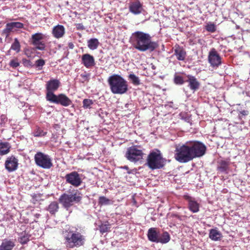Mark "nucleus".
Instances as JSON below:
<instances>
[{
    "label": "nucleus",
    "mask_w": 250,
    "mask_h": 250,
    "mask_svg": "<svg viewBox=\"0 0 250 250\" xmlns=\"http://www.w3.org/2000/svg\"><path fill=\"white\" fill-rule=\"evenodd\" d=\"M130 41L133 47L141 52H152L158 46L156 42L151 41V37L149 34L142 31L133 33Z\"/></svg>",
    "instance_id": "1"
},
{
    "label": "nucleus",
    "mask_w": 250,
    "mask_h": 250,
    "mask_svg": "<svg viewBox=\"0 0 250 250\" xmlns=\"http://www.w3.org/2000/svg\"><path fill=\"white\" fill-rule=\"evenodd\" d=\"M62 233L65 240L64 243L67 248L73 249L84 245L85 237L78 231V229L76 227L66 225L63 228Z\"/></svg>",
    "instance_id": "2"
},
{
    "label": "nucleus",
    "mask_w": 250,
    "mask_h": 250,
    "mask_svg": "<svg viewBox=\"0 0 250 250\" xmlns=\"http://www.w3.org/2000/svg\"><path fill=\"white\" fill-rule=\"evenodd\" d=\"M107 82L112 93L124 94L128 90L127 82L121 76L114 74L108 77Z\"/></svg>",
    "instance_id": "3"
},
{
    "label": "nucleus",
    "mask_w": 250,
    "mask_h": 250,
    "mask_svg": "<svg viewBox=\"0 0 250 250\" xmlns=\"http://www.w3.org/2000/svg\"><path fill=\"white\" fill-rule=\"evenodd\" d=\"M175 159L180 163H186L193 160L189 143L176 147Z\"/></svg>",
    "instance_id": "4"
},
{
    "label": "nucleus",
    "mask_w": 250,
    "mask_h": 250,
    "mask_svg": "<svg viewBox=\"0 0 250 250\" xmlns=\"http://www.w3.org/2000/svg\"><path fill=\"white\" fill-rule=\"evenodd\" d=\"M82 199V194L78 190L70 193H63L59 199L60 203L67 209L74 204L79 203Z\"/></svg>",
    "instance_id": "5"
},
{
    "label": "nucleus",
    "mask_w": 250,
    "mask_h": 250,
    "mask_svg": "<svg viewBox=\"0 0 250 250\" xmlns=\"http://www.w3.org/2000/svg\"><path fill=\"white\" fill-rule=\"evenodd\" d=\"M147 164L151 169H160L165 165L164 160L159 151L152 152L148 155Z\"/></svg>",
    "instance_id": "6"
},
{
    "label": "nucleus",
    "mask_w": 250,
    "mask_h": 250,
    "mask_svg": "<svg viewBox=\"0 0 250 250\" xmlns=\"http://www.w3.org/2000/svg\"><path fill=\"white\" fill-rule=\"evenodd\" d=\"M36 165L44 169H49L53 166L51 157L42 152H37L34 156Z\"/></svg>",
    "instance_id": "7"
},
{
    "label": "nucleus",
    "mask_w": 250,
    "mask_h": 250,
    "mask_svg": "<svg viewBox=\"0 0 250 250\" xmlns=\"http://www.w3.org/2000/svg\"><path fill=\"white\" fill-rule=\"evenodd\" d=\"M188 143L193 159L201 157L205 155L207 147L203 143L199 141L189 142Z\"/></svg>",
    "instance_id": "8"
},
{
    "label": "nucleus",
    "mask_w": 250,
    "mask_h": 250,
    "mask_svg": "<svg viewBox=\"0 0 250 250\" xmlns=\"http://www.w3.org/2000/svg\"><path fill=\"white\" fill-rule=\"evenodd\" d=\"M143 154L140 146H132L127 149L125 156L130 162H136L143 159Z\"/></svg>",
    "instance_id": "9"
},
{
    "label": "nucleus",
    "mask_w": 250,
    "mask_h": 250,
    "mask_svg": "<svg viewBox=\"0 0 250 250\" xmlns=\"http://www.w3.org/2000/svg\"><path fill=\"white\" fill-rule=\"evenodd\" d=\"M47 36L42 33H36L32 35L31 42L32 44L34 46L36 49L42 51L45 49V44L42 40L46 39Z\"/></svg>",
    "instance_id": "10"
},
{
    "label": "nucleus",
    "mask_w": 250,
    "mask_h": 250,
    "mask_svg": "<svg viewBox=\"0 0 250 250\" xmlns=\"http://www.w3.org/2000/svg\"><path fill=\"white\" fill-rule=\"evenodd\" d=\"M46 101L64 107L68 106L72 104L71 100L66 95L62 93L53 95Z\"/></svg>",
    "instance_id": "11"
},
{
    "label": "nucleus",
    "mask_w": 250,
    "mask_h": 250,
    "mask_svg": "<svg viewBox=\"0 0 250 250\" xmlns=\"http://www.w3.org/2000/svg\"><path fill=\"white\" fill-rule=\"evenodd\" d=\"M61 83L58 79H52L48 81L46 84V100H48L55 95L54 92L60 87Z\"/></svg>",
    "instance_id": "12"
},
{
    "label": "nucleus",
    "mask_w": 250,
    "mask_h": 250,
    "mask_svg": "<svg viewBox=\"0 0 250 250\" xmlns=\"http://www.w3.org/2000/svg\"><path fill=\"white\" fill-rule=\"evenodd\" d=\"M208 61L213 68H217L222 64L221 57L214 48H212L208 53Z\"/></svg>",
    "instance_id": "13"
},
{
    "label": "nucleus",
    "mask_w": 250,
    "mask_h": 250,
    "mask_svg": "<svg viewBox=\"0 0 250 250\" xmlns=\"http://www.w3.org/2000/svg\"><path fill=\"white\" fill-rule=\"evenodd\" d=\"M66 183H68L75 187L80 186L82 183L81 175L77 171H72L67 174L65 177Z\"/></svg>",
    "instance_id": "14"
},
{
    "label": "nucleus",
    "mask_w": 250,
    "mask_h": 250,
    "mask_svg": "<svg viewBox=\"0 0 250 250\" xmlns=\"http://www.w3.org/2000/svg\"><path fill=\"white\" fill-rule=\"evenodd\" d=\"M185 199L188 202V209L192 213H197L200 210V204L195 198L189 195H185Z\"/></svg>",
    "instance_id": "15"
},
{
    "label": "nucleus",
    "mask_w": 250,
    "mask_h": 250,
    "mask_svg": "<svg viewBox=\"0 0 250 250\" xmlns=\"http://www.w3.org/2000/svg\"><path fill=\"white\" fill-rule=\"evenodd\" d=\"M18 160L14 156L8 157L5 162V167L8 172L16 170L18 166Z\"/></svg>",
    "instance_id": "16"
},
{
    "label": "nucleus",
    "mask_w": 250,
    "mask_h": 250,
    "mask_svg": "<svg viewBox=\"0 0 250 250\" xmlns=\"http://www.w3.org/2000/svg\"><path fill=\"white\" fill-rule=\"evenodd\" d=\"M187 80L185 82L188 83V86L190 89L194 93L200 87V83L197 79L192 75H188L187 76Z\"/></svg>",
    "instance_id": "17"
},
{
    "label": "nucleus",
    "mask_w": 250,
    "mask_h": 250,
    "mask_svg": "<svg viewBox=\"0 0 250 250\" xmlns=\"http://www.w3.org/2000/svg\"><path fill=\"white\" fill-rule=\"evenodd\" d=\"M143 10L142 4L138 0L130 2L129 6V12L134 15L141 14Z\"/></svg>",
    "instance_id": "18"
},
{
    "label": "nucleus",
    "mask_w": 250,
    "mask_h": 250,
    "mask_svg": "<svg viewBox=\"0 0 250 250\" xmlns=\"http://www.w3.org/2000/svg\"><path fill=\"white\" fill-rule=\"evenodd\" d=\"M23 27V24L20 22H11L6 24V27L3 30V33L8 36L11 32L17 29L22 28Z\"/></svg>",
    "instance_id": "19"
},
{
    "label": "nucleus",
    "mask_w": 250,
    "mask_h": 250,
    "mask_svg": "<svg viewBox=\"0 0 250 250\" xmlns=\"http://www.w3.org/2000/svg\"><path fill=\"white\" fill-rule=\"evenodd\" d=\"M159 229L156 228H150L148 229L147 233L148 240L151 242L159 243L158 234Z\"/></svg>",
    "instance_id": "20"
},
{
    "label": "nucleus",
    "mask_w": 250,
    "mask_h": 250,
    "mask_svg": "<svg viewBox=\"0 0 250 250\" xmlns=\"http://www.w3.org/2000/svg\"><path fill=\"white\" fill-rule=\"evenodd\" d=\"M82 61L86 68H90L95 64L94 57L89 54H83L82 57Z\"/></svg>",
    "instance_id": "21"
},
{
    "label": "nucleus",
    "mask_w": 250,
    "mask_h": 250,
    "mask_svg": "<svg viewBox=\"0 0 250 250\" xmlns=\"http://www.w3.org/2000/svg\"><path fill=\"white\" fill-rule=\"evenodd\" d=\"M15 245L14 240L4 239L0 245V250H12Z\"/></svg>",
    "instance_id": "22"
},
{
    "label": "nucleus",
    "mask_w": 250,
    "mask_h": 250,
    "mask_svg": "<svg viewBox=\"0 0 250 250\" xmlns=\"http://www.w3.org/2000/svg\"><path fill=\"white\" fill-rule=\"evenodd\" d=\"M65 33V28L62 25L58 24L54 26L52 30V34L57 39L62 37Z\"/></svg>",
    "instance_id": "23"
},
{
    "label": "nucleus",
    "mask_w": 250,
    "mask_h": 250,
    "mask_svg": "<svg viewBox=\"0 0 250 250\" xmlns=\"http://www.w3.org/2000/svg\"><path fill=\"white\" fill-rule=\"evenodd\" d=\"M222 237V235L220 231L217 229H210L209 232V238L214 241H220Z\"/></svg>",
    "instance_id": "24"
},
{
    "label": "nucleus",
    "mask_w": 250,
    "mask_h": 250,
    "mask_svg": "<svg viewBox=\"0 0 250 250\" xmlns=\"http://www.w3.org/2000/svg\"><path fill=\"white\" fill-rule=\"evenodd\" d=\"M158 235V241L160 243L166 244L170 241V235L166 231H161L159 230Z\"/></svg>",
    "instance_id": "25"
},
{
    "label": "nucleus",
    "mask_w": 250,
    "mask_h": 250,
    "mask_svg": "<svg viewBox=\"0 0 250 250\" xmlns=\"http://www.w3.org/2000/svg\"><path fill=\"white\" fill-rule=\"evenodd\" d=\"M17 234L19 236L18 239V241L21 244H26L29 241L30 235L26 231H22L21 232H17Z\"/></svg>",
    "instance_id": "26"
},
{
    "label": "nucleus",
    "mask_w": 250,
    "mask_h": 250,
    "mask_svg": "<svg viewBox=\"0 0 250 250\" xmlns=\"http://www.w3.org/2000/svg\"><path fill=\"white\" fill-rule=\"evenodd\" d=\"M174 55L178 60L184 61L186 58V53L183 48L178 46L174 50Z\"/></svg>",
    "instance_id": "27"
},
{
    "label": "nucleus",
    "mask_w": 250,
    "mask_h": 250,
    "mask_svg": "<svg viewBox=\"0 0 250 250\" xmlns=\"http://www.w3.org/2000/svg\"><path fill=\"white\" fill-rule=\"evenodd\" d=\"M11 146L8 143H0V155H4L10 151Z\"/></svg>",
    "instance_id": "28"
},
{
    "label": "nucleus",
    "mask_w": 250,
    "mask_h": 250,
    "mask_svg": "<svg viewBox=\"0 0 250 250\" xmlns=\"http://www.w3.org/2000/svg\"><path fill=\"white\" fill-rule=\"evenodd\" d=\"M229 162L225 160H221L219 162L217 170L222 173H227L229 168Z\"/></svg>",
    "instance_id": "29"
},
{
    "label": "nucleus",
    "mask_w": 250,
    "mask_h": 250,
    "mask_svg": "<svg viewBox=\"0 0 250 250\" xmlns=\"http://www.w3.org/2000/svg\"><path fill=\"white\" fill-rule=\"evenodd\" d=\"M100 44V42L98 41V40L96 38H92L89 39L87 41V46L88 47L92 50L96 49L99 45Z\"/></svg>",
    "instance_id": "30"
},
{
    "label": "nucleus",
    "mask_w": 250,
    "mask_h": 250,
    "mask_svg": "<svg viewBox=\"0 0 250 250\" xmlns=\"http://www.w3.org/2000/svg\"><path fill=\"white\" fill-rule=\"evenodd\" d=\"M128 79L134 85H139L141 84L139 78L134 74H130L128 76Z\"/></svg>",
    "instance_id": "31"
},
{
    "label": "nucleus",
    "mask_w": 250,
    "mask_h": 250,
    "mask_svg": "<svg viewBox=\"0 0 250 250\" xmlns=\"http://www.w3.org/2000/svg\"><path fill=\"white\" fill-rule=\"evenodd\" d=\"M111 200L107 198L105 196H100L99 198V204L101 206H106L112 204Z\"/></svg>",
    "instance_id": "32"
},
{
    "label": "nucleus",
    "mask_w": 250,
    "mask_h": 250,
    "mask_svg": "<svg viewBox=\"0 0 250 250\" xmlns=\"http://www.w3.org/2000/svg\"><path fill=\"white\" fill-rule=\"evenodd\" d=\"M59 208L58 204L56 202H53L50 203L48 208V210L51 214H54Z\"/></svg>",
    "instance_id": "33"
},
{
    "label": "nucleus",
    "mask_w": 250,
    "mask_h": 250,
    "mask_svg": "<svg viewBox=\"0 0 250 250\" xmlns=\"http://www.w3.org/2000/svg\"><path fill=\"white\" fill-rule=\"evenodd\" d=\"M21 45L17 38L14 39V42L12 43L10 49L19 52L20 51Z\"/></svg>",
    "instance_id": "34"
},
{
    "label": "nucleus",
    "mask_w": 250,
    "mask_h": 250,
    "mask_svg": "<svg viewBox=\"0 0 250 250\" xmlns=\"http://www.w3.org/2000/svg\"><path fill=\"white\" fill-rule=\"evenodd\" d=\"M94 104V101L89 99H85L83 101V107L84 109H90L91 108V105Z\"/></svg>",
    "instance_id": "35"
},
{
    "label": "nucleus",
    "mask_w": 250,
    "mask_h": 250,
    "mask_svg": "<svg viewBox=\"0 0 250 250\" xmlns=\"http://www.w3.org/2000/svg\"><path fill=\"white\" fill-rule=\"evenodd\" d=\"M174 82L176 84L182 85L184 84L185 81L184 80L183 77L181 76H175L174 78Z\"/></svg>",
    "instance_id": "36"
},
{
    "label": "nucleus",
    "mask_w": 250,
    "mask_h": 250,
    "mask_svg": "<svg viewBox=\"0 0 250 250\" xmlns=\"http://www.w3.org/2000/svg\"><path fill=\"white\" fill-rule=\"evenodd\" d=\"M44 64L45 61L43 59H39L35 62V65L38 70H41Z\"/></svg>",
    "instance_id": "37"
},
{
    "label": "nucleus",
    "mask_w": 250,
    "mask_h": 250,
    "mask_svg": "<svg viewBox=\"0 0 250 250\" xmlns=\"http://www.w3.org/2000/svg\"><path fill=\"white\" fill-rule=\"evenodd\" d=\"M206 29L208 32L213 33L216 30V27L213 23H209L206 26Z\"/></svg>",
    "instance_id": "38"
},
{
    "label": "nucleus",
    "mask_w": 250,
    "mask_h": 250,
    "mask_svg": "<svg viewBox=\"0 0 250 250\" xmlns=\"http://www.w3.org/2000/svg\"><path fill=\"white\" fill-rule=\"evenodd\" d=\"M9 65L13 68H16L20 65V62L17 59H12L10 61Z\"/></svg>",
    "instance_id": "39"
},
{
    "label": "nucleus",
    "mask_w": 250,
    "mask_h": 250,
    "mask_svg": "<svg viewBox=\"0 0 250 250\" xmlns=\"http://www.w3.org/2000/svg\"><path fill=\"white\" fill-rule=\"evenodd\" d=\"M47 132L43 131L42 129H38L35 133L34 136L35 137H42L46 135Z\"/></svg>",
    "instance_id": "40"
},
{
    "label": "nucleus",
    "mask_w": 250,
    "mask_h": 250,
    "mask_svg": "<svg viewBox=\"0 0 250 250\" xmlns=\"http://www.w3.org/2000/svg\"><path fill=\"white\" fill-rule=\"evenodd\" d=\"M109 229V227L107 226V225H102L100 227V231L101 232H102V233H104L106 231H108V229Z\"/></svg>",
    "instance_id": "41"
},
{
    "label": "nucleus",
    "mask_w": 250,
    "mask_h": 250,
    "mask_svg": "<svg viewBox=\"0 0 250 250\" xmlns=\"http://www.w3.org/2000/svg\"><path fill=\"white\" fill-rule=\"evenodd\" d=\"M6 120V117L5 115H1L0 116V125L2 126V125L5 123V121Z\"/></svg>",
    "instance_id": "42"
},
{
    "label": "nucleus",
    "mask_w": 250,
    "mask_h": 250,
    "mask_svg": "<svg viewBox=\"0 0 250 250\" xmlns=\"http://www.w3.org/2000/svg\"><path fill=\"white\" fill-rule=\"evenodd\" d=\"M248 114V111L247 110H242L239 112V115H242V116H246Z\"/></svg>",
    "instance_id": "43"
},
{
    "label": "nucleus",
    "mask_w": 250,
    "mask_h": 250,
    "mask_svg": "<svg viewBox=\"0 0 250 250\" xmlns=\"http://www.w3.org/2000/svg\"><path fill=\"white\" fill-rule=\"evenodd\" d=\"M68 47L70 49H73L74 47V45L72 42H69Z\"/></svg>",
    "instance_id": "44"
},
{
    "label": "nucleus",
    "mask_w": 250,
    "mask_h": 250,
    "mask_svg": "<svg viewBox=\"0 0 250 250\" xmlns=\"http://www.w3.org/2000/svg\"><path fill=\"white\" fill-rule=\"evenodd\" d=\"M81 77L85 80L87 78V74H82Z\"/></svg>",
    "instance_id": "45"
},
{
    "label": "nucleus",
    "mask_w": 250,
    "mask_h": 250,
    "mask_svg": "<svg viewBox=\"0 0 250 250\" xmlns=\"http://www.w3.org/2000/svg\"><path fill=\"white\" fill-rule=\"evenodd\" d=\"M78 28L79 29H84L83 26L82 24H79Z\"/></svg>",
    "instance_id": "46"
},
{
    "label": "nucleus",
    "mask_w": 250,
    "mask_h": 250,
    "mask_svg": "<svg viewBox=\"0 0 250 250\" xmlns=\"http://www.w3.org/2000/svg\"><path fill=\"white\" fill-rule=\"evenodd\" d=\"M151 65V69H152V70H155V69H156V66H155L154 65H153V64H151V65Z\"/></svg>",
    "instance_id": "47"
},
{
    "label": "nucleus",
    "mask_w": 250,
    "mask_h": 250,
    "mask_svg": "<svg viewBox=\"0 0 250 250\" xmlns=\"http://www.w3.org/2000/svg\"><path fill=\"white\" fill-rule=\"evenodd\" d=\"M41 215L39 213H36L34 214V216L37 218H38Z\"/></svg>",
    "instance_id": "48"
},
{
    "label": "nucleus",
    "mask_w": 250,
    "mask_h": 250,
    "mask_svg": "<svg viewBox=\"0 0 250 250\" xmlns=\"http://www.w3.org/2000/svg\"><path fill=\"white\" fill-rule=\"evenodd\" d=\"M123 168H124V169H128V167H127V166H124V167H123Z\"/></svg>",
    "instance_id": "49"
},
{
    "label": "nucleus",
    "mask_w": 250,
    "mask_h": 250,
    "mask_svg": "<svg viewBox=\"0 0 250 250\" xmlns=\"http://www.w3.org/2000/svg\"><path fill=\"white\" fill-rule=\"evenodd\" d=\"M175 216L179 219L181 220V217L178 215H175Z\"/></svg>",
    "instance_id": "50"
},
{
    "label": "nucleus",
    "mask_w": 250,
    "mask_h": 250,
    "mask_svg": "<svg viewBox=\"0 0 250 250\" xmlns=\"http://www.w3.org/2000/svg\"><path fill=\"white\" fill-rule=\"evenodd\" d=\"M184 91H185L186 94L187 95V92L185 90H184Z\"/></svg>",
    "instance_id": "51"
}]
</instances>
